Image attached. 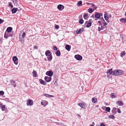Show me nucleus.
I'll use <instances>...</instances> for the list:
<instances>
[{"label": "nucleus", "mask_w": 126, "mask_h": 126, "mask_svg": "<svg viewBox=\"0 0 126 126\" xmlns=\"http://www.w3.org/2000/svg\"><path fill=\"white\" fill-rule=\"evenodd\" d=\"M124 73L123 71L120 70H114L113 72V75L115 76H118L122 75Z\"/></svg>", "instance_id": "f257e3e1"}, {"label": "nucleus", "mask_w": 126, "mask_h": 126, "mask_svg": "<svg viewBox=\"0 0 126 126\" xmlns=\"http://www.w3.org/2000/svg\"><path fill=\"white\" fill-rule=\"evenodd\" d=\"M103 14L102 13H97L95 14V18H98L103 17Z\"/></svg>", "instance_id": "f03ea898"}, {"label": "nucleus", "mask_w": 126, "mask_h": 126, "mask_svg": "<svg viewBox=\"0 0 126 126\" xmlns=\"http://www.w3.org/2000/svg\"><path fill=\"white\" fill-rule=\"evenodd\" d=\"M15 64L17 65L18 63V59L16 56H14L12 58Z\"/></svg>", "instance_id": "7ed1b4c3"}, {"label": "nucleus", "mask_w": 126, "mask_h": 126, "mask_svg": "<svg viewBox=\"0 0 126 126\" xmlns=\"http://www.w3.org/2000/svg\"><path fill=\"white\" fill-rule=\"evenodd\" d=\"M74 57L75 58L79 61L81 60L82 59V56L78 54L75 55Z\"/></svg>", "instance_id": "20e7f679"}, {"label": "nucleus", "mask_w": 126, "mask_h": 126, "mask_svg": "<svg viewBox=\"0 0 126 126\" xmlns=\"http://www.w3.org/2000/svg\"><path fill=\"white\" fill-rule=\"evenodd\" d=\"M33 103V101L31 99H29L28 101H27V105L28 106L32 105Z\"/></svg>", "instance_id": "39448f33"}, {"label": "nucleus", "mask_w": 126, "mask_h": 126, "mask_svg": "<svg viewBox=\"0 0 126 126\" xmlns=\"http://www.w3.org/2000/svg\"><path fill=\"white\" fill-rule=\"evenodd\" d=\"M112 68L108 69L107 72V74L109 75H113V72L112 71Z\"/></svg>", "instance_id": "423d86ee"}, {"label": "nucleus", "mask_w": 126, "mask_h": 126, "mask_svg": "<svg viewBox=\"0 0 126 126\" xmlns=\"http://www.w3.org/2000/svg\"><path fill=\"white\" fill-rule=\"evenodd\" d=\"M46 74L47 75L51 77L53 75V73L51 71H48L46 72Z\"/></svg>", "instance_id": "0eeeda50"}, {"label": "nucleus", "mask_w": 126, "mask_h": 126, "mask_svg": "<svg viewBox=\"0 0 126 126\" xmlns=\"http://www.w3.org/2000/svg\"><path fill=\"white\" fill-rule=\"evenodd\" d=\"M78 105L80 106L81 108L84 109H85L87 107V106L85 104L82 103H79Z\"/></svg>", "instance_id": "6e6552de"}, {"label": "nucleus", "mask_w": 126, "mask_h": 126, "mask_svg": "<svg viewBox=\"0 0 126 126\" xmlns=\"http://www.w3.org/2000/svg\"><path fill=\"white\" fill-rule=\"evenodd\" d=\"M41 104L44 107H45L48 104V102L45 100H44L41 102Z\"/></svg>", "instance_id": "1a4fd4ad"}, {"label": "nucleus", "mask_w": 126, "mask_h": 126, "mask_svg": "<svg viewBox=\"0 0 126 126\" xmlns=\"http://www.w3.org/2000/svg\"><path fill=\"white\" fill-rule=\"evenodd\" d=\"M57 8L60 11L62 10L64 8V6L61 4H59L57 6Z\"/></svg>", "instance_id": "9d476101"}, {"label": "nucleus", "mask_w": 126, "mask_h": 126, "mask_svg": "<svg viewBox=\"0 0 126 126\" xmlns=\"http://www.w3.org/2000/svg\"><path fill=\"white\" fill-rule=\"evenodd\" d=\"M51 78L50 77L46 76L45 77L44 79L47 82H49L51 80Z\"/></svg>", "instance_id": "9b49d317"}, {"label": "nucleus", "mask_w": 126, "mask_h": 126, "mask_svg": "<svg viewBox=\"0 0 126 126\" xmlns=\"http://www.w3.org/2000/svg\"><path fill=\"white\" fill-rule=\"evenodd\" d=\"M100 20H101L102 23H103V24H104V25L105 26H106V25L108 24L106 22H105V20L104 19L103 17L100 18Z\"/></svg>", "instance_id": "f8f14e48"}, {"label": "nucleus", "mask_w": 126, "mask_h": 126, "mask_svg": "<svg viewBox=\"0 0 126 126\" xmlns=\"http://www.w3.org/2000/svg\"><path fill=\"white\" fill-rule=\"evenodd\" d=\"M116 103L120 106H123L124 104L122 101L118 100L116 102Z\"/></svg>", "instance_id": "ddd939ff"}, {"label": "nucleus", "mask_w": 126, "mask_h": 126, "mask_svg": "<svg viewBox=\"0 0 126 126\" xmlns=\"http://www.w3.org/2000/svg\"><path fill=\"white\" fill-rule=\"evenodd\" d=\"M83 31V29L81 28L79 30L77 29L76 31L77 33L78 34H80Z\"/></svg>", "instance_id": "4468645a"}, {"label": "nucleus", "mask_w": 126, "mask_h": 126, "mask_svg": "<svg viewBox=\"0 0 126 126\" xmlns=\"http://www.w3.org/2000/svg\"><path fill=\"white\" fill-rule=\"evenodd\" d=\"M45 54L46 56H48L50 55H51L52 53L51 52H50L49 50H47L46 51Z\"/></svg>", "instance_id": "2eb2a0df"}, {"label": "nucleus", "mask_w": 126, "mask_h": 126, "mask_svg": "<svg viewBox=\"0 0 126 126\" xmlns=\"http://www.w3.org/2000/svg\"><path fill=\"white\" fill-rule=\"evenodd\" d=\"M0 107L1 108L2 111H4L5 110V106L4 105H2V103H0Z\"/></svg>", "instance_id": "dca6fc26"}, {"label": "nucleus", "mask_w": 126, "mask_h": 126, "mask_svg": "<svg viewBox=\"0 0 126 126\" xmlns=\"http://www.w3.org/2000/svg\"><path fill=\"white\" fill-rule=\"evenodd\" d=\"M107 14H105L104 15V18L105 19V20L107 21V22L108 23L109 22V21L108 20V19H109V17L107 16Z\"/></svg>", "instance_id": "f3484780"}, {"label": "nucleus", "mask_w": 126, "mask_h": 126, "mask_svg": "<svg viewBox=\"0 0 126 126\" xmlns=\"http://www.w3.org/2000/svg\"><path fill=\"white\" fill-rule=\"evenodd\" d=\"M18 9L17 8H14L12 10V14L15 13L17 11V10Z\"/></svg>", "instance_id": "a211bd4d"}, {"label": "nucleus", "mask_w": 126, "mask_h": 126, "mask_svg": "<svg viewBox=\"0 0 126 126\" xmlns=\"http://www.w3.org/2000/svg\"><path fill=\"white\" fill-rule=\"evenodd\" d=\"M70 48L71 46L69 45H66L65 47V48L68 51H70Z\"/></svg>", "instance_id": "6ab92c4d"}, {"label": "nucleus", "mask_w": 126, "mask_h": 126, "mask_svg": "<svg viewBox=\"0 0 126 126\" xmlns=\"http://www.w3.org/2000/svg\"><path fill=\"white\" fill-rule=\"evenodd\" d=\"M12 29H13L11 27H8L7 28L6 31H7L8 33L10 32L12 30Z\"/></svg>", "instance_id": "aec40b11"}, {"label": "nucleus", "mask_w": 126, "mask_h": 126, "mask_svg": "<svg viewBox=\"0 0 126 126\" xmlns=\"http://www.w3.org/2000/svg\"><path fill=\"white\" fill-rule=\"evenodd\" d=\"M116 108L114 107L113 108V110L111 111L112 114H113L114 115L116 113Z\"/></svg>", "instance_id": "412c9836"}, {"label": "nucleus", "mask_w": 126, "mask_h": 126, "mask_svg": "<svg viewBox=\"0 0 126 126\" xmlns=\"http://www.w3.org/2000/svg\"><path fill=\"white\" fill-rule=\"evenodd\" d=\"M39 80L41 84H42L44 85H46V82L42 79H40Z\"/></svg>", "instance_id": "4be33fe9"}, {"label": "nucleus", "mask_w": 126, "mask_h": 126, "mask_svg": "<svg viewBox=\"0 0 126 126\" xmlns=\"http://www.w3.org/2000/svg\"><path fill=\"white\" fill-rule=\"evenodd\" d=\"M120 21L121 22L126 23V18H122L120 19Z\"/></svg>", "instance_id": "5701e85b"}, {"label": "nucleus", "mask_w": 126, "mask_h": 126, "mask_svg": "<svg viewBox=\"0 0 126 126\" xmlns=\"http://www.w3.org/2000/svg\"><path fill=\"white\" fill-rule=\"evenodd\" d=\"M47 56L48 60L49 61H51V60H52V58L51 55H50L48 56Z\"/></svg>", "instance_id": "b1692460"}, {"label": "nucleus", "mask_w": 126, "mask_h": 126, "mask_svg": "<svg viewBox=\"0 0 126 126\" xmlns=\"http://www.w3.org/2000/svg\"><path fill=\"white\" fill-rule=\"evenodd\" d=\"M32 74H33V76L34 77H37L38 76H37V72H36V71H34V70H33V71L32 72Z\"/></svg>", "instance_id": "393cba45"}, {"label": "nucleus", "mask_w": 126, "mask_h": 126, "mask_svg": "<svg viewBox=\"0 0 126 126\" xmlns=\"http://www.w3.org/2000/svg\"><path fill=\"white\" fill-rule=\"evenodd\" d=\"M11 82L12 83V85H13V87H15L16 86V84L15 83V81L13 80H11Z\"/></svg>", "instance_id": "a878e982"}, {"label": "nucleus", "mask_w": 126, "mask_h": 126, "mask_svg": "<svg viewBox=\"0 0 126 126\" xmlns=\"http://www.w3.org/2000/svg\"><path fill=\"white\" fill-rule=\"evenodd\" d=\"M83 17L85 19L87 20L88 18V14L86 13H84L83 15Z\"/></svg>", "instance_id": "bb28decb"}, {"label": "nucleus", "mask_w": 126, "mask_h": 126, "mask_svg": "<svg viewBox=\"0 0 126 126\" xmlns=\"http://www.w3.org/2000/svg\"><path fill=\"white\" fill-rule=\"evenodd\" d=\"M55 54L57 56H60L61 55V52L59 50H57L55 53Z\"/></svg>", "instance_id": "cd10ccee"}, {"label": "nucleus", "mask_w": 126, "mask_h": 126, "mask_svg": "<svg viewBox=\"0 0 126 126\" xmlns=\"http://www.w3.org/2000/svg\"><path fill=\"white\" fill-rule=\"evenodd\" d=\"M92 102L93 103H96L97 102V99L95 97L92 98Z\"/></svg>", "instance_id": "c85d7f7f"}, {"label": "nucleus", "mask_w": 126, "mask_h": 126, "mask_svg": "<svg viewBox=\"0 0 126 126\" xmlns=\"http://www.w3.org/2000/svg\"><path fill=\"white\" fill-rule=\"evenodd\" d=\"M126 54V53L125 51H123L120 53V56L122 57L125 55Z\"/></svg>", "instance_id": "c756f323"}, {"label": "nucleus", "mask_w": 126, "mask_h": 126, "mask_svg": "<svg viewBox=\"0 0 126 126\" xmlns=\"http://www.w3.org/2000/svg\"><path fill=\"white\" fill-rule=\"evenodd\" d=\"M92 25V23L91 22H88L86 26V27L88 28L90 27Z\"/></svg>", "instance_id": "7c9ffc66"}, {"label": "nucleus", "mask_w": 126, "mask_h": 126, "mask_svg": "<svg viewBox=\"0 0 126 126\" xmlns=\"http://www.w3.org/2000/svg\"><path fill=\"white\" fill-rule=\"evenodd\" d=\"M15 5H17V0H11Z\"/></svg>", "instance_id": "2f4dec72"}, {"label": "nucleus", "mask_w": 126, "mask_h": 126, "mask_svg": "<svg viewBox=\"0 0 126 126\" xmlns=\"http://www.w3.org/2000/svg\"><path fill=\"white\" fill-rule=\"evenodd\" d=\"M93 11L94 10L91 8H89L88 9V11L90 13H92Z\"/></svg>", "instance_id": "473e14b6"}, {"label": "nucleus", "mask_w": 126, "mask_h": 126, "mask_svg": "<svg viewBox=\"0 0 126 126\" xmlns=\"http://www.w3.org/2000/svg\"><path fill=\"white\" fill-rule=\"evenodd\" d=\"M106 108V111L108 112H110V109L109 107H105Z\"/></svg>", "instance_id": "72a5a7b5"}, {"label": "nucleus", "mask_w": 126, "mask_h": 126, "mask_svg": "<svg viewBox=\"0 0 126 126\" xmlns=\"http://www.w3.org/2000/svg\"><path fill=\"white\" fill-rule=\"evenodd\" d=\"M82 4V1L81 0L79 1H78L77 5L78 6H80Z\"/></svg>", "instance_id": "f704fd0d"}, {"label": "nucleus", "mask_w": 126, "mask_h": 126, "mask_svg": "<svg viewBox=\"0 0 126 126\" xmlns=\"http://www.w3.org/2000/svg\"><path fill=\"white\" fill-rule=\"evenodd\" d=\"M79 23L80 24H82L83 23V20L82 19H80L79 20Z\"/></svg>", "instance_id": "c9c22d12"}, {"label": "nucleus", "mask_w": 126, "mask_h": 126, "mask_svg": "<svg viewBox=\"0 0 126 126\" xmlns=\"http://www.w3.org/2000/svg\"><path fill=\"white\" fill-rule=\"evenodd\" d=\"M4 37V38L6 39L8 38L9 37L8 35L6 33V32H5V33Z\"/></svg>", "instance_id": "e433bc0d"}, {"label": "nucleus", "mask_w": 126, "mask_h": 126, "mask_svg": "<svg viewBox=\"0 0 126 126\" xmlns=\"http://www.w3.org/2000/svg\"><path fill=\"white\" fill-rule=\"evenodd\" d=\"M109 118L113 119L115 118V117L113 115H109L108 117Z\"/></svg>", "instance_id": "4c0bfd02"}, {"label": "nucleus", "mask_w": 126, "mask_h": 126, "mask_svg": "<svg viewBox=\"0 0 126 126\" xmlns=\"http://www.w3.org/2000/svg\"><path fill=\"white\" fill-rule=\"evenodd\" d=\"M45 96L46 97H53V96L52 95H50L47 94H46L45 95Z\"/></svg>", "instance_id": "58836bf2"}, {"label": "nucleus", "mask_w": 126, "mask_h": 126, "mask_svg": "<svg viewBox=\"0 0 126 126\" xmlns=\"http://www.w3.org/2000/svg\"><path fill=\"white\" fill-rule=\"evenodd\" d=\"M110 95L112 97V98H114L116 97V96L114 95V93H111V94Z\"/></svg>", "instance_id": "ea45409f"}, {"label": "nucleus", "mask_w": 126, "mask_h": 126, "mask_svg": "<svg viewBox=\"0 0 126 126\" xmlns=\"http://www.w3.org/2000/svg\"><path fill=\"white\" fill-rule=\"evenodd\" d=\"M9 37H12L13 35V33H7Z\"/></svg>", "instance_id": "a19ab883"}, {"label": "nucleus", "mask_w": 126, "mask_h": 126, "mask_svg": "<svg viewBox=\"0 0 126 126\" xmlns=\"http://www.w3.org/2000/svg\"><path fill=\"white\" fill-rule=\"evenodd\" d=\"M4 92L2 91H0V95H2L4 94Z\"/></svg>", "instance_id": "79ce46f5"}, {"label": "nucleus", "mask_w": 126, "mask_h": 126, "mask_svg": "<svg viewBox=\"0 0 126 126\" xmlns=\"http://www.w3.org/2000/svg\"><path fill=\"white\" fill-rule=\"evenodd\" d=\"M19 39L21 42H23L24 41V39L23 38H21V37H20Z\"/></svg>", "instance_id": "37998d69"}, {"label": "nucleus", "mask_w": 126, "mask_h": 126, "mask_svg": "<svg viewBox=\"0 0 126 126\" xmlns=\"http://www.w3.org/2000/svg\"><path fill=\"white\" fill-rule=\"evenodd\" d=\"M55 28L56 29H58L59 28V26L55 24Z\"/></svg>", "instance_id": "c03bdc74"}, {"label": "nucleus", "mask_w": 126, "mask_h": 126, "mask_svg": "<svg viewBox=\"0 0 126 126\" xmlns=\"http://www.w3.org/2000/svg\"><path fill=\"white\" fill-rule=\"evenodd\" d=\"M8 4H9V5H10L11 8L13 7V6L12 5V4L11 2H9L8 3Z\"/></svg>", "instance_id": "a18cd8bd"}, {"label": "nucleus", "mask_w": 126, "mask_h": 126, "mask_svg": "<svg viewBox=\"0 0 126 126\" xmlns=\"http://www.w3.org/2000/svg\"><path fill=\"white\" fill-rule=\"evenodd\" d=\"M101 27L102 30H103L106 28V26H105L104 25L103 26L101 25Z\"/></svg>", "instance_id": "49530a36"}, {"label": "nucleus", "mask_w": 126, "mask_h": 126, "mask_svg": "<svg viewBox=\"0 0 126 126\" xmlns=\"http://www.w3.org/2000/svg\"><path fill=\"white\" fill-rule=\"evenodd\" d=\"M101 27L102 30H103L106 28V26H105L104 25L103 26L101 25Z\"/></svg>", "instance_id": "de8ad7c7"}, {"label": "nucleus", "mask_w": 126, "mask_h": 126, "mask_svg": "<svg viewBox=\"0 0 126 126\" xmlns=\"http://www.w3.org/2000/svg\"><path fill=\"white\" fill-rule=\"evenodd\" d=\"M26 35V33L25 32H24L23 33L22 35V37L24 38L25 37Z\"/></svg>", "instance_id": "09e8293b"}, {"label": "nucleus", "mask_w": 126, "mask_h": 126, "mask_svg": "<svg viewBox=\"0 0 126 126\" xmlns=\"http://www.w3.org/2000/svg\"><path fill=\"white\" fill-rule=\"evenodd\" d=\"M102 30L101 27V28H100V27H98V31H100Z\"/></svg>", "instance_id": "8fccbe9b"}, {"label": "nucleus", "mask_w": 126, "mask_h": 126, "mask_svg": "<svg viewBox=\"0 0 126 126\" xmlns=\"http://www.w3.org/2000/svg\"><path fill=\"white\" fill-rule=\"evenodd\" d=\"M4 22L3 20L2 19H0V24L3 23Z\"/></svg>", "instance_id": "3c124183"}, {"label": "nucleus", "mask_w": 126, "mask_h": 126, "mask_svg": "<svg viewBox=\"0 0 126 126\" xmlns=\"http://www.w3.org/2000/svg\"><path fill=\"white\" fill-rule=\"evenodd\" d=\"M53 49L55 50H57V48L56 46H54L53 47Z\"/></svg>", "instance_id": "603ef678"}, {"label": "nucleus", "mask_w": 126, "mask_h": 126, "mask_svg": "<svg viewBox=\"0 0 126 126\" xmlns=\"http://www.w3.org/2000/svg\"><path fill=\"white\" fill-rule=\"evenodd\" d=\"M117 112L118 113H120L121 112L120 110L119 109H117Z\"/></svg>", "instance_id": "864d4df0"}, {"label": "nucleus", "mask_w": 126, "mask_h": 126, "mask_svg": "<svg viewBox=\"0 0 126 126\" xmlns=\"http://www.w3.org/2000/svg\"><path fill=\"white\" fill-rule=\"evenodd\" d=\"M98 22L101 25V23H102V22L101 20V21H98Z\"/></svg>", "instance_id": "5fc2aeb1"}, {"label": "nucleus", "mask_w": 126, "mask_h": 126, "mask_svg": "<svg viewBox=\"0 0 126 126\" xmlns=\"http://www.w3.org/2000/svg\"><path fill=\"white\" fill-rule=\"evenodd\" d=\"M100 126H106L103 123H101L100 124Z\"/></svg>", "instance_id": "6e6d98bb"}, {"label": "nucleus", "mask_w": 126, "mask_h": 126, "mask_svg": "<svg viewBox=\"0 0 126 126\" xmlns=\"http://www.w3.org/2000/svg\"><path fill=\"white\" fill-rule=\"evenodd\" d=\"M107 16L109 18H111V15L110 14L107 15Z\"/></svg>", "instance_id": "4d7b16f0"}, {"label": "nucleus", "mask_w": 126, "mask_h": 126, "mask_svg": "<svg viewBox=\"0 0 126 126\" xmlns=\"http://www.w3.org/2000/svg\"><path fill=\"white\" fill-rule=\"evenodd\" d=\"M34 49H37L38 48L36 46H34Z\"/></svg>", "instance_id": "13d9d810"}, {"label": "nucleus", "mask_w": 126, "mask_h": 126, "mask_svg": "<svg viewBox=\"0 0 126 126\" xmlns=\"http://www.w3.org/2000/svg\"><path fill=\"white\" fill-rule=\"evenodd\" d=\"M88 22V21H86L85 22V25H86V24H87V23Z\"/></svg>", "instance_id": "bf43d9fd"}, {"label": "nucleus", "mask_w": 126, "mask_h": 126, "mask_svg": "<svg viewBox=\"0 0 126 126\" xmlns=\"http://www.w3.org/2000/svg\"><path fill=\"white\" fill-rule=\"evenodd\" d=\"M97 8V7L95 6L94 7V9H96Z\"/></svg>", "instance_id": "052dcab7"}, {"label": "nucleus", "mask_w": 126, "mask_h": 126, "mask_svg": "<svg viewBox=\"0 0 126 126\" xmlns=\"http://www.w3.org/2000/svg\"><path fill=\"white\" fill-rule=\"evenodd\" d=\"M92 20V19H91L89 20V22H91V21Z\"/></svg>", "instance_id": "680f3d73"}, {"label": "nucleus", "mask_w": 126, "mask_h": 126, "mask_svg": "<svg viewBox=\"0 0 126 126\" xmlns=\"http://www.w3.org/2000/svg\"><path fill=\"white\" fill-rule=\"evenodd\" d=\"M90 126H94L93 124H91L90 125Z\"/></svg>", "instance_id": "e2e57ef3"}, {"label": "nucleus", "mask_w": 126, "mask_h": 126, "mask_svg": "<svg viewBox=\"0 0 126 126\" xmlns=\"http://www.w3.org/2000/svg\"><path fill=\"white\" fill-rule=\"evenodd\" d=\"M2 41L1 40H0V43L1 42V43H2Z\"/></svg>", "instance_id": "0e129e2a"}, {"label": "nucleus", "mask_w": 126, "mask_h": 126, "mask_svg": "<svg viewBox=\"0 0 126 126\" xmlns=\"http://www.w3.org/2000/svg\"><path fill=\"white\" fill-rule=\"evenodd\" d=\"M94 16L93 15H92L91 16V17H94Z\"/></svg>", "instance_id": "69168bd1"}, {"label": "nucleus", "mask_w": 126, "mask_h": 126, "mask_svg": "<svg viewBox=\"0 0 126 126\" xmlns=\"http://www.w3.org/2000/svg\"><path fill=\"white\" fill-rule=\"evenodd\" d=\"M87 4L88 5H89L90 4V3H87Z\"/></svg>", "instance_id": "338daca9"}, {"label": "nucleus", "mask_w": 126, "mask_h": 126, "mask_svg": "<svg viewBox=\"0 0 126 126\" xmlns=\"http://www.w3.org/2000/svg\"><path fill=\"white\" fill-rule=\"evenodd\" d=\"M94 4H92V6L94 7Z\"/></svg>", "instance_id": "774afa93"}]
</instances>
